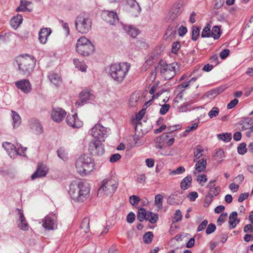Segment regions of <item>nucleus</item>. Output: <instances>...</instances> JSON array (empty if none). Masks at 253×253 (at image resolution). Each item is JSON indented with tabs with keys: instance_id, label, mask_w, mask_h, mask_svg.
<instances>
[{
	"instance_id": "nucleus-55",
	"label": "nucleus",
	"mask_w": 253,
	"mask_h": 253,
	"mask_svg": "<svg viewBox=\"0 0 253 253\" xmlns=\"http://www.w3.org/2000/svg\"><path fill=\"white\" fill-rule=\"evenodd\" d=\"M170 106L168 104H165L162 105L160 110V113L162 115H165L169 109Z\"/></svg>"
},
{
	"instance_id": "nucleus-17",
	"label": "nucleus",
	"mask_w": 253,
	"mask_h": 253,
	"mask_svg": "<svg viewBox=\"0 0 253 253\" xmlns=\"http://www.w3.org/2000/svg\"><path fill=\"white\" fill-rule=\"evenodd\" d=\"M19 215L17 224L19 228L23 231H27L29 229V226L26 222V218L23 213V211L19 209H17Z\"/></svg>"
},
{
	"instance_id": "nucleus-31",
	"label": "nucleus",
	"mask_w": 253,
	"mask_h": 253,
	"mask_svg": "<svg viewBox=\"0 0 253 253\" xmlns=\"http://www.w3.org/2000/svg\"><path fill=\"white\" fill-rule=\"evenodd\" d=\"M74 63L75 67L79 70L82 72H85L86 71L87 66L83 61H80L78 59H74Z\"/></svg>"
},
{
	"instance_id": "nucleus-7",
	"label": "nucleus",
	"mask_w": 253,
	"mask_h": 253,
	"mask_svg": "<svg viewBox=\"0 0 253 253\" xmlns=\"http://www.w3.org/2000/svg\"><path fill=\"white\" fill-rule=\"evenodd\" d=\"M76 50L82 55L87 56L93 53L94 46L87 39L82 37L77 41Z\"/></svg>"
},
{
	"instance_id": "nucleus-6",
	"label": "nucleus",
	"mask_w": 253,
	"mask_h": 253,
	"mask_svg": "<svg viewBox=\"0 0 253 253\" xmlns=\"http://www.w3.org/2000/svg\"><path fill=\"white\" fill-rule=\"evenodd\" d=\"M91 19L86 14H81L76 18L75 21L76 29L82 34L88 33L91 28Z\"/></svg>"
},
{
	"instance_id": "nucleus-62",
	"label": "nucleus",
	"mask_w": 253,
	"mask_h": 253,
	"mask_svg": "<svg viewBox=\"0 0 253 253\" xmlns=\"http://www.w3.org/2000/svg\"><path fill=\"white\" fill-rule=\"evenodd\" d=\"M230 51L228 49H224L220 53V57L222 59L226 58L229 54Z\"/></svg>"
},
{
	"instance_id": "nucleus-13",
	"label": "nucleus",
	"mask_w": 253,
	"mask_h": 253,
	"mask_svg": "<svg viewBox=\"0 0 253 253\" xmlns=\"http://www.w3.org/2000/svg\"><path fill=\"white\" fill-rule=\"evenodd\" d=\"M66 114V112L61 108H53L51 113V117L56 123L61 122Z\"/></svg>"
},
{
	"instance_id": "nucleus-54",
	"label": "nucleus",
	"mask_w": 253,
	"mask_h": 253,
	"mask_svg": "<svg viewBox=\"0 0 253 253\" xmlns=\"http://www.w3.org/2000/svg\"><path fill=\"white\" fill-rule=\"evenodd\" d=\"M197 180L199 182L201 186H203L207 181V178L206 175L201 174L198 176Z\"/></svg>"
},
{
	"instance_id": "nucleus-43",
	"label": "nucleus",
	"mask_w": 253,
	"mask_h": 253,
	"mask_svg": "<svg viewBox=\"0 0 253 253\" xmlns=\"http://www.w3.org/2000/svg\"><path fill=\"white\" fill-rule=\"evenodd\" d=\"M26 149L27 148L26 147H22L20 144H17L16 147V156L19 155L20 156H25V151L26 150Z\"/></svg>"
},
{
	"instance_id": "nucleus-45",
	"label": "nucleus",
	"mask_w": 253,
	"mask_h": 253,
	"mask_svg": "<svg viewBox=\"0 0 253 253\" xmlns=\"http://www.w3.org/2000/svg\"><path fill=\"white\" fill-rule=\"evenodd\" d=\"M238 152L241 155H244L247 152L246 144L245 143L240 144L238 148Z\"/></svg>"
},
{
	"instance_id": "nucleus-50",
	"label": "nucleus",
	"mask_w": 253,
	"mask_h": 253,
	"mask_svg": "<svg viewBox=\"0 0 253 253\" xmlns=\"http://www.w3.org/2000/svg\"><path fill=\"white\" fill-rule=\"evenodd\" d=\"M182 213L179 210H177L174 213L173 219L174 222H178L181 220L182 219Z\"/></svg>"
},
{
	"instance_id": "nucleus-36",
	"label": "nucleus",
	"mask_w": 253,
	"mask_h": 253,
	"mask_svg": "<svg viewBox=\"0 0 253 253\" xmlns=\"http://www.w3.org/2000/svg\"><path fill=\"white\" fill-rule=\"evenodd\" d=\"M147 213V212H146L144 208L140 209L138 210L137 213V219L140 222L143 221L144 219H146Z\"/></svg>"
},
{
	"instance_id": "nucleus-11",
	"label": "nucleus",
	"mask_w": 253,
	"mask_h": 253,
	"mask_svg": "<svg viewBox=\"0 0 253 253\" xmlns=\"http://www.w3.org/2000/svg\"><path fill=\"white\" fill-rule=\"evenodd\" d=\"M105 129L100 125H95L91 130V134L95 140L104 141Z\"/></svg>"
},
{
	"instance_id": "nucleus-28",
	"label": "nucleus",
	"mask_w": 253,
	"mask_h": 253,
	"mask_svg": "<svg viewBox=\"0 0 253 253\" xmlns=\"http://www.w3.org/2000/svg\"><path fill=\"white\" fill-rule=\"evenodd\" d=\"M140 103L141 100H140L139 96L137 94L134 93L130 96L129 100V105L130 107H135Z\"/></svg>"
},
{
	"instance_id": "nucleus-59",
	"label": "nucleus",
	"mask_w": 253,
	"mask_h": 253,
	"mask_svg": "<svg viewBox=\"0 0 253 253\" xmlns=\"http://www.w3.org/2000/svg\"><path fill=\"white\" fill-rule=\"evenodd\" d=\"M208 223V221L207 219L204 220L202 223H201L197 229L198 232H200L203 231L205 229L206 226H207Z\"/></svg>"
},
{
	"instance_id": "nucleus-37",
	"label": "nucleus",
	"mask_w": 253,
	"mask_h": 253,
	"mask_svg": "<svg viewBox=\"0 0 253 253\" xmlns=\"http://www.w3.org/2000/svg\"><path fill=\"white\" fill-rule=\"evenodd\" d=\"M217 138L225 142H229L231 139L230 133H224L217 134Z\"/></svg>"
},
{
	"instance_id": "nucleus-51",
	"label": "nucleus",
	"mask_w": 253,
	"mask_h": 253,
	"mask_svg": "<svg viewBox=\"0 0 253 253\" xmlns=\"http://www.w3.org/2000/svg\"><path fill=\"white\" fill-rule=\"evenodd\" d=\"M20 6L16 8L17 11H31V10L26 7V4H23V1H20Z\"/></svg>"
},
{
	"instance_id": "nucleus-44",
	"label": "nucleus",
	"mask_w": 253,
	"mask_h": 253,
	"mask_svg": "<svg viewBox=\"0 0 253 253\" xmlns=\"http://www.w3.org/2000/svg\"><path fill=\"white\" fill-rule=\"evenodd\" d=\"M200 34V29L197 27L194 26L192 30V40L196 41L198 38Z\"/></svg>"
},
{
	"instance_id": "nucleus-1",
	"label": "nucleus",
	"mask_w": 253,
	"mask_h": 253,
	"mask_svg": "<svg viewBox=\"0 0 253 253\" xmlns=\"http://www.w3.org/2000/svg\"><path fill=\"white\" fill-rule=\"evenodd\" d=\"M90 190L88 183L83 181H76L70 184L69 193L74 202L83 203L89 197Z\"/></svg>"
},
{
	"instance_id": "nucleus-56",
	"label": "nucleus",
	"mask_w": 253,
	"mask_h": 253,
	"mask_svg": "<svg viewBox=\"0 0 253 253\" xmlns=\"http://www.w3.org/2000/svg\"><path fill=\"white\" fill-rule=\"evenodd\" d=\"M185 171V169L183 167H179L176 170H172L169 172L170 175H176L182 173Z\"/></svg>"
},
{
	"instance_id": "nucleus-2",
	"label": "nucleus",
	"mask_w": 253,
	"mask_h": 253,
	"mask_svg": "<svg viewBox=\"0 0 253 253\" xmlns=\"http://www.w3.org/2000/svg\"><path fill=\"white\" fill-rule=\"evenodd\" d=\"M15 62L19 74L23 76L28 77L34 70L36 60L33 56L26 54L16 57Z\"/></svg>"
},
{
	"instance_id": "nucleus-47",
	"label": "nucleus",
	"mask_w": 253,
	"mask_h": 253,
	"mask_svg": "<svg viewBox=\"0 0 253 253\" xmlns=\"http://www.w3.org/2000/svg\"><path fill=\"white\" fill-rule=\"evenodd\" d=\"M219 109L217 107H213L208 113L209 117L211 119L218 115Z\"/></svg>"
},
{
	"instance_id": "nucleus-29",
	"label": "nucleus",
	"mask_w": 253,
	"mask_h": 253,
	"mask_svg": "<svg viewBox=\"0 0 253 253\" xmlns=\"http://www.w3.org/2000/svg\"><path fill=\"white\" fill-rule=\"evenodd\" d=\"M124 29L128 34L133 38H135L139 33L138 29L131 26H126Z\"/></svg>"
},
{
	"instance_id": "nucleus-5",
	"label": "nucleus",
	"mask_w": 253,
	"mask_h": 253,
	"mask_svg": "<svg viewBox=\"0 0 253 253\" xmlns=\"http://www.w3.org/2000/svg\"><path fill=\"white\" fill-rule=\"evenodd\" d=\"M118 186L116 181L113 178L106 179L97 191V196L101 197L104 196H112L116 191Z\"/></svg>"
},
{
	"instance_id": "nucleus-20",
	"label": "nucleus",
	"mask_w": 253,
	"mask_h": 253,
	"mask_svg": "<svg viewBox=\"0 0 253 253\" xmlns=\"http://www.w3.org/2000/svg\"><path fill=\"white\" fill-rule=\"evenodd\" d=\"M2 147L7 152L8 155L11 158H14L16 156V147L10 142H4L2 143Z\"/></svg>"
},
{
	"instance_id": "nucleus-53",
	"label": "nucleus",
	"mask_w": 253,
	"mask_h": 253,
	"mask_svg": "<svg viewBox=\"0 0 253 253\" xmlns=\"http://www.w3.org/2000/svg\"><path fill=\"white\" fill-rule=\"evenodd\" d=\"M216 229V226L214 224L211 223L209 224L208 226L207 229H206V234H210L212 233H213Z\"/></svg>"
},
{
	"instance_id": "nucleus-25",
	"label": "nucleus",
	"mask_w": 253,
	"mask_h": 253,
	"mask_svg": "<svg viewBox=\"0 0 253 253\" xmlns=\"http://www.w3.org/2000/svg\"><path fill=\"white\" fill-rule=\"evenodd\" d=\"M57 217L54 213L51 216H48V230H55L57 228Z\"/></svg>"
},
{
	"instance_id": "nucleus-8",
	"label": "nucleus",
	"mask_w": 253,
	"mask_h": 253,
	"mask_svg": "<svg viewBox=\"0 0 253 253\" xmlns=\"http://www.w3.org/2000/svg\"><path fill=\"white\" fill-rule=\"evenodd\" d=\"M177 67L176 63L168 64L165 61H161L158 69L163 78L165 80H170L175 75Z\"/></svg>"
},
{
	"instance_id": "nucleus-12",
	"label": "nucleus",
	"mask_w": 253,
	"mask_h": 253,
	"mask_svg": "<svg viewBox=\"0 0 253 253\" xmlns=\"http://www.w3.org/2000/svg\"><path fill=\"white\" fill-rule=\"evenodd\" d=\"M67 124L73 128H79L83 125V122L80 120L77 114H69L66 119Z\"/></svg>"
},
{
	"instance_id": "nucleus-34",
	"label": "nucleus",
	"mask_w": 253,
	"mask_h": 253,
	"mask_svg": "<svg viewBox=\"0 0 253 253\" xmlns=\"http://www.w3.org/2000/svg\"><path fill=\"white\" fill-rule=\"evenodd\" d=\"M81 227L85 233L89 231V219L88 217H84L83 219Z\"/></svg>"
},
{
	"instance_id": "nucleus-23",
	"label": "nucleus",
	"mask_w": 253,
	"mask_h": 253,
	"mask_svg": "<svg viewBox=\"0 0 253 253\" xmlns=\"http://www.w3.org/2000/svg\"><path fill=\"white\" fill-rule=\"evenodd\" d=\"M182 11V4L180 3H176L174 5L171 11V17L172 19L175 18L179 15Z\"/></svg>"
},
{
	"instance_id": "nucleus-27",
	"label": "nucleus",
	"mask_w": 253,
	"mask_h": 253,
	"mask_svg": "<svg viewBox=\"0 0 253 253\" xmlns=\"http://www.w3.org/2000/svg\"><path fill=\"white\" fill-rule=\"evenodd\" d=\"M11 117L13 120V127H18L21 123V119L20 116L15 111H11Z\"/></svg>"
},
{
	"instance_id": "nucleus-64",
	"label": "nucleus",
	"mask_w": 253,
	"mask_h": 253,
	"mask_svg": "<svg viewBox=\"0 0 253 253\" xmlns=\"http://www.w3.org/2000/svg\"><path fill=\"white\" fill-rule=\"evenodd\" d=\"M135 218V214L132 212H130L127 216L126 220L128 223H132L134 222Z\"/></svg>"
},
{
	"instance_id": "nucleus-38",
	"label": "nucleus",
	"mask_w": 253,
	"mask_h": 253,
	"mask_svg": "<svg viewBox=\"0 0 253 253\" xmlns=\"http://www.w3.org/2000/svg\"><path fill=\"white\" fill-rule=\"evenodd\" d=\"M211 35L214 39H217L220 37V32L218 26H215L212 28Z\"/></svg>"
},
{
	"instance_id": "nucleus-40",
	"label": "nucleus",
	"mask_w": 253,
	"mask_h": 253,
	"mask_svg": "<svg viewBox=\"0 0 253 253\" xmlns=\"http://www.w3.org/2000/svg\"><path fill=\"white\" fill-rule=\"evenodd\" d=\"M211 27V25L210 24H208L207 26L203 29L201 34V36L203 38H208L210 37L211 35L210 30Z\"/></svg>"
},
{
	"instance_id": "nucleus-10",
	"label": "nucleus",
	"mask_w": 253,
	"mask_h": 253,
	"mask_svg": "<svg viewBox=\"0 0 253 253\" xmlns=\"http://www.w3.org/2000/svg\"><path fill=\"white\" fill-rule=\"evenodd\" d=\"M79 97L75 103L76 107L82 106L86 102L93 100V95L88 89H84L80 93Z\"/></svg>"
},
{
	"instance_id": "nucleus-35",
	"label": "nucleus",
	"mask_w": 253,
	"mask_h": 253,
	"mask_svg": "<svg viewBox=\"0 0 253 253\" xmlns=\"http://www.w3.org/2000/svg\"><path fill=\"white\" fill-rule=\"evenodd\" d=\"M158 219V216L157 214L153 213L151 211H149L147 213L146 220H148L151 223H156Z\"/></svg>"
},
{
	"instance_id": "nucleus-58",
	"label": "nucleus",
	"mask_w": 253,
	"mask_h": 253,
	"mask_svg": "<svg viewBox=\"0 0 253 253\" xmlns=\"http://www.w3.org/2000/svg\"><path fill=\"white\" fill-rule=\"evenodd\" d=\"M180 47L179 42H177L173 43L171 51L173 53L176 54Z\"/></svg>"
},
{
	"instance_id": "nucleus-19",
	"label": "nucleus",
	"mask_w": 253,
	"mask_h": 253,
	"mask_svg": "<svg viewBox=\"0 0 253 253\" xmlns=\"http://www.w3.org/2000/svg\"><path fill=\"white\" fill-rule=\"evenodd\" d=\"M45 167L42 163H39L36 171L32 175L31 178L34 180L38 177L45 176L46 175Z\"/></svg>"
},
{
	"instance_id": "nucleus-63",
	"label": "nucleus",
	"mask_w": 253,
	"mask_h": 253,
	"mask_svg": "<svg viewBox=\"0 0 253 253\" xmlns=\"http://www.w3.org/2000/svg\"><path fill=\"white\" fill-rule=\"evenodd\" d=\"M224 0H215L214 7L216 9H219L223 5Z\"/></svg>"
},
{
	"instance_id": "nucleus-57",
	"label": "nucleus",
	"mask_w": 253,
	"mask_h": 253,
	"mask_svg": "<svg viewBox=\"0 0 253 253\" xmlns=\"http://www.w3.org/2000/svg\"><path fill=\"white\" fill-rule=\"evenodd\" d=\"M212 197L211 195L209 194L208 193L207 194L205 199V203L204 206L208 207L211 203L212 201Z\"/></svg>"
},
{
	"instance_id": "nucleus-9",
	"label": "nucleus",
	"mask_w": 253,
	"mask_h": 253,
	"mask_svg": "<svg viewBox=\"0 0 253 253\" xmlns=\"http://www.w3.org/2000/svg\"><path fill=\"white\" fill-rule=\"evenodd\" d=\"M101 140H92L89 144L88 151L93 155H102L105 150Z\"/></svg>"
},
{
	"instance_id": "nucleus-30",
	"label": "nucleus",
	"mask_w": 253,
	"mask_h": 253,
	"mask_svg": "<svg viewBox=\"0 0 253 253\" xmlns=\"http://www.w3.org/2000/svg\"><path fill=\"white\" fill-rule=\"evenodd\" d=\"M23 18L21 15H17L13 17L10 20V25L14 28H17L22 22Z\"/></svg>"
},
{
	"instance_id": "nucleus-21",
	"label": "nucleus",
	"mask_w": 253,
	"mask_h": 253,
	"mask_svg": "<svg viewBox=\"0 0 253 253\" xmlns=\"http://www.w3.org/2000/svg\"><path fill=\"white\" fill-rule=\"evenodd\" d=\"M204 153V150L203 148L200 145L196 146L193 150V161H197L205 157Z\"/></svg>"
},
{
	"instance_id": "nucleus-22",
	"label": "nucleus",
	"mask_w": 253,
	"mask_h": 253,
	"mask_svg": "<svg viewBox=\"0 0 253 253\" xmlns=\"http://www.w3.org/2000/svg\"><path fill=\"white\" fill-rule=\"evenodd\" d=\"M49 79L51 84L55 85L56 87H58L62 84V79L61 77L56 73L51 74L49 77Z\"/></svg>"
},
{
	"instance_id": "nucleus-61",
	"label": "nucleus",
	"mask_w": 253,
	"mask_h": 253,
	"mask_svg": "<svg viewBox=\"0 0 253 253\" xmlns=\"http://www.w3.org/2000/svg\"><path fill=\"white\" fill-rule=\"evenodd\" d=\"M239 101L237 99H234L231 100L227 105V108L231 109L233 108L238 103Z\"/></svg>"
},
{
	"instance_id": "nucleus-14",
	"label": "nucleus",
	"mask_w": 253,
	"mask_h": 253,
	"mask_svg": "<svg viewBox=\"0 0 253 253\" xmlns=\"http://www.w3.org/2000/svg\"><path fill=\"white\" fill-rule=\"evenodd\" d=\"M16 87L25 93H28L32 90L31 84L27 79H22L15 82Z\"/></svg>"
},
{
	"instance_id": "nucleus-3",
	"label": "nucleus",
	"mask_w": 253,
	"mask_h": 253,
	"mask_svg": "<svg viewBox=\"0 0 253 253\" xmlns=\"http://www.w3.org/2000/svg\"><path fill=\"white\" fill-rule=\"evenodd\" d=\"M77 172L82 176L89 174L94 169V163L93 160L86 155L80 156L75 163Z\"/></svg>"
},
{
	"instance_id": "nucleus-46",
	"label": "nucleus",
	"mask_w": 253,
	"mask_h": 253,
	"mask_svg": "<svg viewBox=\"0 0 253 253\" xmlns=\"http://www.w3.org/2000/svg\"><path fill=\"white\" fill-rule=\"evenodd\" d=\"M219 93L218 89H213L208 91L206 93V95L210 98H213L215 97L217 94Z\"/></svg>"
},
{
	"instance_id": "nucleus-39",
	"label": "nucleus",
	"mask_w": 253,
	"mask_h": 253,
	"mask_svg": "<svg viewBox=\"0 0 253 253\" xmlns=\"http://www.w3.org/2000/svg\"><path fill=\"white\" fill-rule=\"evenodd\" d=\"M154 236L151 232H148L146 233L143 237L144 243L146 244H150L152 242Z\"/></svg>"
},
{
	"instance_id": "nucleus-26",
	"label": "nucleus",
	"mask_w": 253,
	"mask_h": 253,
	"mask_svg": "<svg viewBox=\"0 0 253 253\" xmlns=\"http://www.w3.org/2000/svg\"><path fill=\"white\" fill-rule=\"evenodd\" d=\"M47 39V28H43L39 33V40L41 43L45 44Z\"/></svg>"
},
{
	"instance_id": "nucleus-4",
	"label": "nucleus",
	"mask_w": 253,
	"mask_h": 253,
	"mask_svg": "<svg viewBox=\"0 0 253 253\" xmlns=\"http://www.w3.org/2000/svg\"><path fill=\"white\" fill-rule=\"evenodd\" d=\"M130 67V64L127 62L112 64L110 67L109 73L115 81L120 83L126 78Z\"/></svg>"
},
{
	"instance_id": "nucleus-60",
	"label": "nucleus",
	"mask_w": 253,
	"mask_h": 253,
	"mask_svg": "<svg viewBox=\"0 0 253 253\" xmlns=\"http://www.w3.org/2000/svg\"><path fill=\"white\" fill-rule=\"evenodd\" d=\"M121 158V156L119 154H115L111 156L109 161L111 163H115L119 160Z\"/></svg>"
},
{
	"instance_id": "nucleus-33",
	"label": "nucleus",
	"mask_w": 253,
	"mask_h": 253,
	"mask_svg": "<svg viewBox=\"0 0 253 253\" xmlns=\"http://www.w3.org/2000/svg\"><path fill=\"white\" fill-rule=\"evenodd\" d=\"M192 177L191 176L185 177L181 182L180 186L182 189H187L191 185Z\"/></svg>"
},
{
	"instance_id": "nucleus-48",
	"label": "nucleus",
	"mask_w": 253,
	"mask_h": 253,
	"mask_svg": "<svg viewBox=\"0 0 253 253\" xmlns=\"http://www.w3.org/2000/svg\"><path fill=\"white\" fill-rule=\"evenodd\" d=\"M140 201V198L139 197L132 195L129 197V202L132 206L137 205Z\"/></svg>"
},
{
	"instance_id": "nucleus-18",
	"label": "nucleus",
	"mask_w": 253,
	"mask_h": 253,
	"mask_svg": "<svg viewBox=\"0 0 253 253\" xmlns=\"http://www.w3.org/2000/svg\"><path fill=\"white\" fill-rule=\"evenodd\" d=\"M207 160L206 157H204L197 161H194L196 162L195 166L196 171L194 172L195 173H196V172H201L205 170L207 165Z\"/></svg>"
},
{
	"instance_id": "nucleus-32",
	"label": "nucleus",
	"mask_w": 253,
	"mask_h": 253,
	"mask_svg": "<svg viewBox=\"0 0 253 253\" xmlns=\"http://www.w3.org/2000/svg\"><path fill=\"white\" fill-rule=\"evenodd\" d=\"M175 33L176 30L175 28L173 29L172 27H169L166 32L164 38L166 40H171L174 37Z\"/></svg>"
},
{
	"instance_id": "nucleus-42",
	"label": "nucleus",
	"mask_w": 253,
	"mask_h": 253,
	"mask_svg": "<svg viewBox=\"0 0 253 253\" xmlns=\"http://www.w3.org/2000/svg\"><path fill=\"white\" fill-rule=\"evenodd\" d=\"M163 199V196L160 194L157 195L155 197V204L159 209L162 208Z\"/></svg>"
},
{
	"instance_id": "nucleus-52",
	"label": "nucleus",
	"mask_w": 253,
	"mask_h": 253,
	"mask_svg": "<svg viewBox=\"0 0 253 253\" xmlns=\"http://www.w3.org/2000/svg\"><path fill=\"white\" fill-rule=\"evenodd\" d=\"M227 215L228 214L227 213H224L219 216L217 220V223L218 225H221L223 222H225Z\"/></svg>"
},
{
	"instance_id": "nucleus-16",
	"label": "nucleus",
	"mask_w": 253,
	"mask_h": 253,
	"mask_svg": "<svg viewBox=\"0 0 253 253\" xmlns=\"http://www.w3.org/2000/svg\"><path fill=\"white\" fill-rule=\"evenodd\" d=\"M29 123L30 128L33 132L40 134L43 132L42 126L39 121L32 119L30 120Z\"/></svg>"
},
{
	"instance_id": "nucleus-15",
	"label": "nucleus",
	"mask_w": 253,
	"mask_h": 253,
	"mask_svg": "<svg viewBox=\"0 0 253 253\" xmlns=\"http://www.w3.org/2000/svg\"><path fill=\"white\" fill-rule=\"evenodd\" d=\"M102 15L105 21L111 25H113L118 21V17L115 12L105 11Z\"/></svg>"
},
{
	"instance_id": "nucleus-49",
	"label": "nucleus",
	"mask_w": 253,
	"mask_h": 253,
	"mask_svg": "<svg viewBox=\"0 0 253 253\" xmlns=\"http://www.w3.org/2000/svg\"><path fill=\"white\" fill-rule=\"evenodd\" d=\"M210 190L208 194L211 195L212 196H216L219 193V191L217 190L216 187H214V185L213 186H210L209 187Z\"/></svg>"
},
{
	"instance_id": "nucleus-24",
	"label": "nucleus",
	"mask_w": 253,
	"mask_h": 253,
	"mask_svg": "<svg viewBox=\"0 0 253 253\" xmlns=\"http://www.w3.org/2000/svg\"><path fill=\"white\" fill-rule=\"evenodd\" d=\"M238 214L236 211L232 212L229 217L228 223L231 226V228H234L240 220L237 218Z\"/></svg>"
},
{
	"instance_id": "nucleus-41",
	"label": "nucleus",
	"mask_w": 253,
	"mask_h": 253,
	"mask_svg": "<svg viewBox=\"0 0 253 253\" xmlns=\"http://www.w3.org/2000/svg\"><path fill=\"white\" fill-rule=\"evenodd\" d=\"M57 154L58 156L62 160L64 161L67 160L68 153L64 149L60 148L58 149L57 151Z\"/></svg>"
}]
</instances>
